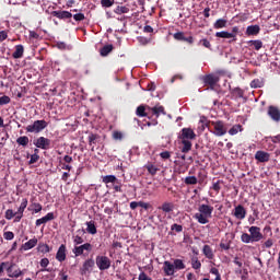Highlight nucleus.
I'll list each match as a JSON object with an SVG mask.
<instances>
[{"instance_id":"obj_17","label":"nucleus","mask_w":280,"mask_h":280,"mask_svg":"<svg viewBox=\"0 0 280 280\" xmlns=\"http://www.w3.org/2000/svg\"><path fill=\"white\" fill-rule=\"evenodd\" d=\"M148 110L152 113V115H155V117H159L160 115H165V107L161 105H156L154 107H148Z\"/></svg>"},{"instance_id":"obj_18","label":"nucleus","mask_w":280,"mask_h":280,"mask_svg":"<svg viewBox=\"0 0 280 280\" xmlns=\"http://www.w3.org/2000/svg\"><path fill=\"white\" fill-rule=\"evenodd\" d=\"M52 16L57 19H71L73 14L69 11H52Z\"/></svg>"},{"instance_id":"obj_15","label":"nucleus","mask_w":280,"mask_h":280,"mask_svg":"<svg viewBox=\"0 0 280 280\" xmlns=\"http://www.w3.org/2000/svg\"><path fill=\"white\" fill-rule=\"evenodd\" d=\"M54 212L47 213L45 217L36 220V226H40V224H47V222H51L54 220Z\"/></svg>"},{"instance_id":"obj_49","label":"nucleus","mask_w":280,"mask_h":280,"mask_svg":"<svg viewBox=\"0 0 280 280\" xmlns=\"http://www.w3.org/2000/svg\"><path fill=\"white\" fill-rule=\"evenodd\" d=\"M49 245H47V244H42V245H39L38 246V252L39 253H49Z\"/></svg>"},{"instance_id":"obj_39","label":"nucleus","mask_w":280,"mask_h":280,"mask_svg":"<svg viewBox=\"0 0 280 280\" xmlns=\"http://www.w3.org/2000/svg\"><path fill=\"white\" fill-rule=\"evenodd\" d=\"M117 180V177L115 175H107L103 177V183L108 185V183H115Z\"/></svg>"},{"instance_id":"obj_1","label":"nucleus","mask_w":280,"mask_h":280,"mask_svg":"<svg viewBox=\"0 0 280 280\" xmlns=\"http://www.w3.org/2000/svg\"><path fill=\"white\" fill-rule=\"evenodd\" d=\"M213 213V207L202 203L199 206V212L195 213L194 218L199 224H209V218Z\"/></svg>"},{"instance_id":"obj_57","label":"nucleus","mask_w":280,"mask_h":280,"mask_svg":"<svg viewBox=\"0 0 280 280\" xmlns=\"http://www.w3.org/2000/svg\"><path fill=\"white\" fill-rule=\"evenodd\" d=\"M33 207L35 213H40V211H43V206H40V203H33Z\"/></svg>"},{"instance_id":"obj_54","label":"nucleus","mask_w":280,"mask_h":280,"mask_svg":"<svg viewBox=\"0 0 280 280\" xmlns=\"http://www.w3.org/2000/svg\"><path fill=\"white\" fill-rule=\"evenodd\" d=\"M3 237H4V240H8V241L14 240V233L13 232H4Z\"/></svg>"},{"instance_id":"obj_55","label":"nucleus","mask_w":280,"mask_h":280,"mask_svg":"<svg viewBox=\"0 0 280 280\" xmlns=\"http://www.w3.org/2000/svg\"><path fill=\"white\" fill-rule=\"evenodd\" d=\"M138 207H141L142 209H145V211H148L150 209V203L138 201Z\"/></svg>"},{"instance_id":"obj_42","label":"nucleus","mask_w":280,"mask_h":280,"mask_svg":"<svg viewBox=\"0 0 280 280\" xmlns=\"http://www.w3.org/2000/svg\"><path fill=\"white\" fill-rule=\"evenodd\" d=\"M16 215V212H14L12 209H8L5 211V220H12V218H14Z\"/></svg>"},{"instance_id":"obj_4","label":"nucleus","mask_w":280,"mask_h":280,"mask_svg":"<svg viewBox=\"0 0 280 280\" xmlns=\"http://www.w3.org/2000/svg\"><path fill=\"white\" fill-rule=\"evenodd\" d=\"M96 266L98 270H108L110 268V258L108 256H96Z\"/></svg>"},{"instance_id":"obj_56","label":"nucleus","mask_w":280,"mask_h":280,"mask_svg":"<svg viewBox=\"0 0 280 280\" xmlns=\"http://www.w3.org/2000/svg\"><path fill=\"white\" fill-rule=\"evenodd\" d=\"M74 21H84V13H77L73 15Z\"/></svg>"},{"instance_id":"obj_11","label":"nucleus","mask_w":280,"mask_h":280,"mask_svg":"<svg viewBox=\"0 0 280 280\" xmlns=\"http://www.w3.org/2000/svg\"><path fill=\"white\" fill-rule=\"evenodd\" d=\"M267 114L272 119V121H280V109L276 106H269Z\"/></svg>"},{"instance_id":"obj_51","label":"nucleus","mask_w":280,"mask_h":280,"mask_svg":"<svg viewBox=\"0 0 280 280\" xmlns=\"http://www.w3.org/2000/svg\"><path fill=\"white\" fill-rule=\"evenodd\" d=\"M191 266L195 270H200L202 264L198 259H192Z\"/></svg>"},{"instance_id":"obj_34","label":"nucleus","mask_w":280,"mask_h":280,"mask_svg":"<svg viewBox=\"0 0 280 280\" xmlns=\"http://www.w3.org/2000/svg\"><path fill=\"white\" fill-rule=\"evenodd\" d=\"M173 266L175 270H185V262L180 259H175Z\"/></svg>"},{"instance_id":"obj_22","label":"nucleus","mask_w":280,"mask_h":280,"mask_svg":"<svg viewBox=\"0 0 280 280\" xmlns=\"http://www.w3.org/2000/svg\"><path fill=\"white\" fill-rule=\"evenodd\" d=\"M202 253L205 257H207V259H213V257H215V255L213 254V249L209 245L203 246Z\"/></svg>"},{"instance_id":"obj_60","label":"nucleus","mask_w":280,"mask_h":280,"mask_svg":"<svg viewBox=\"0 0 280 280\" xmlns=\"http://www.w3.org/2000/svg\"><path fill=\"white\" fill-rule=\"evenodd\" d=\"M8 38V33L5 31H0V43H3Z\"/></svg>"},{"instance_id":"obj_21","label":"nucleus","mask_w":280,"mask_h":280,"mask_svg":"<svg viewBox=\"0 0 280 280\" xmlns=\"http://www.w3.org/2000/svg\"><path fill=\"white\" fill-rule=\"evenodd\" d=\"M149 106L140 105L137 107L136 115L138 117H148V112L150 113V109H148ZM148 110V112H147Z\"/></svg>"},{"instance_id":"obj_6","label":"nucleus","mask_w":280,"mask_h":280,"mask_svg":"<svg viewBox=\"0 0 280 280\" xmlns=\"http://www.w3.org/2000/svg\"><path fill=\"white\" fill-rule=\"evenodd\" d=\"M34 145L39 148L40 150H49L51 145V140L45 137H39L35 142Z\"/></svg>"},{"instance_id":"obj_33","label":"nucleus","mask_w":280,"mask_h":280,"mask_svg":"<svg viewBox=\"0 0 280 280\" xmlns=\"http://www.w3.org/2000/svg\"><path fill=\"white\" fill-rule=\"evenodd\" d=\"M241 242H243L244 244H250L255 241H253V237L250 236V234L243 233L242 236H241Z\"/></svg>"},{"instance_id":"obj_9","label":"nucleus","mask_w":280,"mask_h":280,"mask_svg":"<svg viewBox=\"0 0 280 280\" xmlns=\"http://www.w3.org/2000/svg\"><path fill=\"white\" fill-rule=\"evenodd\" d=\"M219 81H220V79L214 74H208V75L202 77V82L206 85L211 86V89H213V85L218 84Z\"/></svg>"},{"instance_id":"obj_58","label":"nucleus","mask_w":280,"mask_h":280,"mask_svg":"<svg viewBox=\"0 0 280 280\" xmlns=\"http://www.w3.org/2000/svg\"><path fill=\"white\" fill-rule=\"evenodd\" d=\"M138 280H152V278L148 277L145 272H141L138 277Z\"/></svg>"},{"instance_id":"obj_45","label":"nucleus","mask_w":280,"mask_h":280,"mask_svg":"<svg viewBox=\"0 0 280 280\" xmlns=\"http://www.w3.org/2000/svg\"><path fill=\"white\" fill-rule=\"evenodd\" d=\"M5 104H10V96H0V106H5Z\"/></svg>"},{"instance_id":"obj_20","label":"nucleus","mask_w":280,"mask_h":280,"mask_svg":"<svg viewBox=\"0 0 280 280\" xmlns=\"http://www.w3.org/2000/svg\"><path fill=\"white\" fill-rule=\"evenodd\" d=\"M260 27L259 25H250V26H247L246 28V35L247 36H257V34H259L260 32Z\"/></svg>"},{"instance_id":"obj_16","label":"nucleus","mask_w":280,"mask_h":280,"mask_svg":"<svg viewBox=\"0 0 280 280\" xmlns=\"http://www.w3.org/2000/svg\"><path fill=\"white\" fill-rule=\"evenodd\" d=\"M93 266H95V260L93 259L85 260L81 268L82 275H86V272H89L93 268Z\"/></svg>"},{"instance_id":"obj_2","label":"nucleus","mask_w":280,"mask_h":280,"mask_svg":"<svg viewBox=\"0 0 280 280\" xmlns=\"http://www.w3.org/2000/svg\"><path fill=\"white\" fill-rule=\"evenodd\" d=\"M45 128H47V122L45 120H35L32 125H28L25 130L26 132L38 135V132H43Z\"/></svg>"},{"instance_id":"obj_62","label":"nucleus","mask_w":280,"mask_h":280,"mask_svg":"<svg viewBox=\"0 0 280 280\" xmlns=\"http://www.w3.org/2000/svg\"><path fill=\"white\" fill-rule=\"evenodd\" d=\"M201 43L203 47H206L207 49H211V43L208 39H202Z\"/></svg>"},{"instance_id":"obj_28","label":"nucleus","mask_w":280,"mask_h":280,"mask_svg":"<svg viewBox=\"0 0 280 280\" xmlns=\"http://www.w3.org/2000/svg\"><path fill=\"white\" fill-rule=\"evenodd\" d=\"M214 30H222V27H226V20L219 19L213 24Z\"/></svg>"},{"instance_id":"obj_38","label":"nucleus","mask_w":280,"mask_h":280,"mask_svg":"<svg viewBox=\"0 0 280 280\" xmlns=\"http://www.w3.org/2000/svg\"><path fill=\"white\" fill-rule=\"evenodd\" d=\"M25 209H27V199H23L19 209H18V213H20V215H23Z\"/></svg>"},{"instance_id":"obj_50","label":"nucleus","mask_w":280,"mask_h":280,"mask_svg":"<svg viewBox=\"0 0 280 280\" xmlns=\"http://www.w3.org/2000/svg\"><path fill=\"white\" fill-rule=\"evenodd\" d=\"M97 140V135H95V133H91L90 136H89V144L90 145H95V141Z\"/></svg>"},{"instance_id":"obj_32","label":"nucleus","mask_w":280,"mask_h":280,"mask_svg":"<svg viewBox=\"0 0 280 280\" xmlns=\"http://www.w3.org/2000/svg\"><path fill=\"white\" fill-rule=\"evenodd\" d=\"M243 128L242 125H234L230 130H229V135H231V137H234V135H237V132H242Z\"/></svg>"},{"instance_id":"obj_12","label":"nucleus","mask_w":280,"mask_h":280,"mask_svg":"<svg viewBox=\"0 0 280 280\" xmlns=\"http://www.w3.org/2000/svg\"><path fill=\"white\" fill-rule=\"evenodd\" d=\"M255 159L256 161H259V163H268V161H270V153L266 151H257Z\"/></svg>"},{"instance_id":"obj_26","label":"nucleus","mask_w":280,"mask_h":280,"mask_svg":"<svg viewBox=\"0 0 280 280\" xmlns=\"http://www.w3.org/2000/svg\"><path fill=\"white\" fill-rule=\"evenodd\" d=\"M217 38H235L234 34H230L226 31H221L215 33Z\"/></svg>"},{"instance_id":"obj_23","label":"nucleus","mask_w":280,"mask_h":280,"mask_svg":"<svg viewBox=\"0 0 280 280\" xmlns=\"http://www.w3.org/2000/svg\"><path fill=\"white\" fill-rule=\"evenodd\" d=\"M86 231L88 233H90V235H95L97 233V228L95 226V222L93 221H90V222H86Z\"/></svg>"},{"instance_id":"obj_40","label":"nucleus","mask_w":280,"mask_h":280,"mask_svg":"<svg viewBox=\"0 0 280 280\" xmlns=\"http://www.w3.org/2000/svg\"><path fill=\"white\" fill-rule=\"evenodd\" d=\"M115 0H101V5L103 8H113Z\"/></svg>"},{"instance_id":"obj_36","label":"nucleus","mask_w":280,"mask_h":280,"mask_svg":"<svg viewBox=\"0 0 280 280\" xmlns=\"http://www.w3.org/2000/svg\"><path fill=\"white\" fill-rule=\"evenodd\" d=\"M16 143L19 145L25 147V145H27V143H30V138L27 136H22V137L16 139Z\"/></svg>"},{"instance_id":"obj_8","label":"nucleus","mask_w":280,"mask_h":280,"mask_svg":"<svg viewBox=\"0 0 280 280\" xmlns=\"http://www.w3.org/2000/svg\"><path fill=\"white\" fill-rule=\"evenodd\" d=\"M180 139L186 141H194V139H196V132H194L191 128H183Z\"/></svg>"},{"instance_id":"obj_44","label":"nucleus","mask_w":280,"mask_h":280,"mask_svg":"<svg viewBox=\"0 0 280 280\" xmlns=\"http://www.w3.org/2000/svg\"><path fill=\"white\" fill-rule=\"evenodd\" d=\"M173 37L175 38V40H183V42H185V38H186L185 33L183 32L175 33Z\"/></svg>"},{"instance_id":"obj_25","label":"nucleus","mask_w":280,"mask_h":280,"mask_svg":"<svg viewBox=\"0 0 280 280\" xmlns=\"http://www.w3.org/2000/svg\"><path fill=\"white\" fill-rule=\"evenodd\" d=\"M23 45H18L15 46V51L13 52V58L19 59V58H23Z\"/></svg>"},{"instance_id":"obj_53","label":"nucleus","mask_w":280,"mask_h":280,"mask_svg":"<svg viewBox=\"0 0 280 280\" xmlns=\"http://www.w3.org/2000/svg\"><path fill=\"white\" fill-rule=\"evenodd\" d=\"M240 33V27H237V26H234L233 28H232V32L230 33V34H233L234 35V37H232V40H237V34Z\"/></svg>"},{"instance_id":"obj_19","label":"nucleus","mask_w":280,"mask_h":280,"mask_svg":"<svg viewBox=\"0 0 280 280\" xmlns=\"http://www.w3.org/2000/svg\"><path fill=\"white\" fill-rule=\"evenodd\" d=\"M36 244H38V238H31L30 241L22 245V250H32V248H34Z\"/></svg>"},{"instance_id":"obj_24","label":"nucleus","mask_w":280,"mask_h":280,"mask_svg":"<svg viewBox=\"0 0 280 280\" xmlns=\"http://www.w3.org/2000/svg\"><path fill=\"white\" fill-rule=\"evenodd\" d=\"M160 209L164 212V213H172V211H174V203L172 202H164L162 205V207H160Z\"/></svg>"},{"instance_id":"obj_35","label":"nucleus","mask_w":280,"mask_h":280,"mask_svg":"<svg viewBox=\"0 0 280 280\" xmlns=\"http://www.w3.org/2000/svg\"><path fill=\"white\" fill-rule=\"evenodd\" d=\"M115 14H128L130 12V9H128V7H117L114 10Z\"/></svg>"},{"instance_id":"obj_3","label":"nucleus","mask_w":280,"mask_h":280,"mask_svg":"<svg viewBox=\"0 0 280 280\" xmlns=\"http://www.w3.org/2000/svg\"><path fill=\"white\" fill-rule=\"evenodd\" d=\"M211 125L213 126L212 133L215 137H224V135H226L228 129H226V126H224V121L217 120V121H212Z\"/></svg>"},{"instance_id":"obj_59","label":"nucleus","mask_w":280,"mask_h":280,"mask_svg":"<svg viewBox=\"0 0 280 280\" xmlns=\"http://www.w3.org/2000/svg\"><path fill=\"white\" fill-rule=\"evenodd\" d=\"M39 264H40L42 268H47V266H49V259L43 258Z\"/></svg>"},{"instance_id":"obj_5","label":"nucleus","mask_w":280,"mask_h":280,"mask_svg":"<svg viewBox=\"0 0 280 280\" xmlns=\"http://www.w3.org/2000/svg\"><path fill=\"white\" fill-rule=\"evenodd\" d=\"M84 250L91 253V250H93V245H91V243H85L81 246H74L72 253L75 255V257H80V255H84Z\"/></svg>"},{"instance_id":"obj_37","label":"nucleus","mask_w":280,"mask_h":280,"mask_svg":"<svg viewBox=\"0 0 280 280\" xmlns=\"http://www.w3.org/2000/svg\"><path fill=\"white\" fill-rule=\"evenodd\" d=\"M186 185H198V178L196 176H188L184 179Z\"/></svg>"},{"instance_id":"obj_31","label":"nucleus","mask_w":280,"mask_h":280,"mask_svg":"<svg viewBox=\"0 0 280 280\" xmlns=\"http://www.w3.org/2000/svg\"><path fill=\"white\" fill-rule=\"evenodd\" d=\"M110 51H113V45H106L103 48H101L100 54L101 56L105 57V56H108Z\"/></svg>"},{"instance_id":"obj_13","label":"nucleus","mask_w":280,"mask_h":280,"mask_svg":"<svg viewBox=\"0 0 280 280\" xmlns=\"http://www.w3.org/2000/svg\"><path fill=\"white\" fill-rule=\"evenodd\" d=\"M56 259L57 261H65V259H67V246L65 244L60 245L57 254H56Z\"/></svg>"},{"instance_id":"obj_43","label":"nucleus","mask_w":280,"mask_h":280,"mask_svg":"<svg viewBox=\"0 0 280 280\" xmlns=\"http://www.w3.org/2000/svg\"><path fill=\"white\" fill-rule=\"evenodd\" d=\"M113 139L115 141H121V139H124V133L121 131H114Z\"/></svg>"},{"instance_id":"obj_46","label":"nucleus","mask_w":280,"mask_h":280,"mask_svg":"<svg viewBox=\"0 0 280 280\" xmlns=\"http://www.w3.org/2000/svg\"><path fill=\"white\" fill-rule=\"evenodd\" d=\"M171 231H176V233H183V225H179L177 223H174L172 226H171Z\"/></svg>"},{"instance_id":"obj_64","label":"nucleus","mask_w":280,"mask_h":280,"mask_svg":"<svg viewBox=\"0 0 280 280\" xmlns=\"http://www.w3.org/2000/svg\"><path fill=\"white\" fill-rule=\"evenodd\" d=\"M161 159H170L171 154L168 151H163L160 153Z\"/></svg>"},{"instance_id":"obj_10","label":"nucleus","mask_w":280,"mask_h":280,"mask_svg":"<svg viewBox=\"0 0 280 280\" xmlns=\"http://www.w3.org/2000/svg\"><path fill=\"white\" fill-rule=\"evenodd\" d=\"M163 271L166 277H173V275L176 272L174 264H172L170 260H165L163 264Z\"/></svg>"},{"instance_id":"obj_27","label":"nucleus","mask_w":280,"mask_h":280,"mask_svg":"<svg viewBox=\"0 0 280 280\" xmlns=\"http://www.w3.org/2000/svg\"><path fill=\"white\" fill-rule=\"evenodd\" d=\"M183 143V148H182V152L184 154H187V152H189L191 150V141L189 140H182Z\"/></svg>"},{"instance_id":"obj_47","label":"nucleus","mask_w":280,"mask_h":280,"mask_svg":"<svg viewBox=\"0 0 280 280\" xmlns=\"http://www.w3.org/2000/svg\"><path fill=\"white\" fill-rule=\"evenodd\" d=\"M73 243L75 244V246H79V244H84V238H82V236L80 235H75L73 236Z\"/></svg>"},{"instance_id":"obj_29","label":"nucleus","mask_w":280,"mask_h":280,"mask_svg":"<svg viewBox=\"0 0 280 280\" xmlns=\"http://www.w3.org/2000/svg\"><path fill=\"white\" fill-rule=\"evenodd\" d=\"M248 44L256 49V51H259L261 47H264V43L259 39L256 40H249Z\"/></svg>"},{"instance_id":"obj_7","label":"nucleus","mask_w":280,"mask_h":280,"mask_svg":"<svg viewBox=\"0 0 280 280\" xmlns=\"http://www.w3.org/2000/svg\"><path fill=\"white\" fill-rule=\"evenodd\" d=\"M249 235L252 236L253 242H260V240H264V234H261V229L259 226H250Z\"/></svg>"},{"instance_id":"obj_30","label":"nucleus","mask_w":280,"mask_h":280,"mask_svg":"<svg viewBox=\"0 0 280 280\" xmlns=\"http://www.w3.org/2000/svg\"><path fill=\"white\" fill-rule=\"evenodd\" d=\"M250 86H252V89H261V86H264V80H261V79H254L250 82Z\"/></svg>"},{"instance_id":"obj_52","label":"nucleus","mask_w":280,"mask_h":280,"mask_svg":"<svg viewBox=\"0 0 280 280\" xmlns=\"http://www.w3.org/2000/svg\"><path fill=\"white\" fill-rule=\"evenodd\" d=\"M38 159H40V156L38 154H32L31 155V160H30V165H34V163H37Z\"/></svg>"},{"instance_id":"obj_61","label":"nucleus","mask_w":280,"mask_h":280,"mask_svg":"<svg viewBox=\"0 0 280 280\" xmlns=\"http://www.w3.org/2000/svg\"><path fill=\"white\" fill-rule=\"evenodd\" d=\"M138 40L140 45H148V43H150V40L145 37H139Z\"/></svg>"},{"instance_id":"obj_14","label":"nucleus","mask_w":280,"mask_h":280,"mask_svg":"<svg viewBox=\"0 0 280 280\" xmlns=\"http://www.w3.org/2000/svg\"><path fill=\"white\" fill-rule=\"evenodd\" d=\"M234 217L237 220H244V218H246V209L244 208V206L238 205V206L235 207Z\"/></svg>"},{"instance_id":"obj_48","label":"nucleus","mask_w":280,"mask_h":280,"mask_svg":"<svg viewBox=\"0 0 280 280\" xmlns=\"http://www.w3.org/2000/svg\"><path fill=\"white\" fill-rule=\"evenodd\" d=\"M57 47L58 49H61V50L71 49V46L67 45L65 42H58Z\"/></svg>"},{"instance_id":"obj_41","label":"nucleus","mask_w":280,"mask_h":280,"mask_svg":"<svg viewBox=\"0 0 280 280\" xmlns=\"http://www.w3.org/2000/svg\"><path fill=\"white\" fill-rule=\"evenodd\" d=\"M145 167H147L149 174H151L152 176H154V174H156V172H159V168H156V166H154L152 164H148Z\"/></svg>"},{"instance_id":"obj_63","label":"nucleus","mask_w":280,"mask_h":280,"mask_svg":"<svg viewBox=\"0 0 280 280\" xmlns=\"http://www.w3.org/2000/svg\"><path fill=\"white\" fill-rule=\"evenodd\" d=\"M212 189L214 191H220L221 187H220V180L215 182L213 185H212Z\"/></svg>"}]
</instances>
